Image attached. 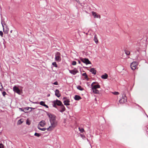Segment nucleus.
Here are the masks:
<instances>
[{
  "label": "nucleus",
  "instance_id": "f257e3e1",
  "mask_svg": "<svg viewBox=\"0 0 148 148\" xmlns=\"http://www.w3.org/2000/svg\"><path fill=\"white\" fill-rule=\"evenodd\" d=\"M51 125L49 126V128H47L48 131L51 130V129L54 128L56 127L58 125V121L57 120L50 122Z\"/></svg>",
  "mask_w": 148,
  "mask_h": 148
},
{
  "label": "nucleus",
  "instance_id": "f03ea898",
  "mask_svg": "<svg viewBox=\"0 0 148 148\" xmlns=\"http://www.w3.org/2000/svg\"><path fill=\"white\" fill-rule=\"evenodd\" d=\"M53 107L56 108H57V105L60 106L63 104L62 102L60 100L56 99L52 102Z\"/></svg>",
  "mask_w": 148,
  "mask_h": 148
},
{
  "label": "nucleus",
  "instance_id": "7ed1b4c3",
  "mask_svg": "<svg viewBox=\"0 0 148 148\" xmlns=\"http://www.w3.org/2000/svg\"><path fill=\"white\" fill-rule=\"evenodd\" d=\"M47 114L49 118L50 122L56 120V116L48 112Z\"/></svg>",
  "mask_w": 148,
  "mask_h": 148
},
{
  "label": "nucleus",
  "instance_id": "20e7f679",
  "mask_svg": "<svg viewBox=\"0 0 148 148\" xmlns=\"http://www.w3.org/2000/svg\"><path fill=\"white\" fill-rule=\"evenodd\" d=\"M127 101V97L124 93L122 94V98L119 100V102L120 103H123Z\"/></svg>",
  "mask_w": 148,
  "mask_h": 148
},
{
  "label": "nucleus",
  "instance_id": "39448f33",
  "mask_svg": "<svg viewBox=\"0 0 148 148\" xmlns=\"http://www.w3.org/2000/svg\"><path fill=\"white\" fill-rule=\"evenodd\" d=\"M55 60L58 62H60L61 60L60 54L59 52H57L55 54Z\"/></svg>",
  "mask_w": 148,
  "mask_h": 148
},
{
  "label": "nucleus",
  "instance_id": "423d86ee",
  "mask_svg": "<svg viewBox=\"0 0 148 148\" xmlns=\"http://www.w3.org/2000/svg\"><path fill=\"white\" fill-rule=\"evenodd\" d=\"M63 100H64L63 103L64 105L69 106L70 105L69 103L70 101L69 99L67 98L66 97H64L63 98Z\"/></svg>",
  "mask_w": 148,
  "mask_h": 148
},
{
  "label": "nucleus",
  "instance_id": "0eeeda50",
  "mask_svg": "<svg viewBox=\"0 0 148 148\" xmlns=\"http://www.w3.org/2000/svg\"><path fill=\"white\" fill-rule=\"evenodd\" d=\"M137 62H132L130 65L131 67L132 70H135L136 68V66L138 64Z\"/></svg>",
  "mask_w": 148,
  "mask_h": 148
},
{
  "label": "nucleus",
  "instance_id": "6e6552de",
  "mask_svg": "<svg viewBox=\"0 0 148 148\" xmlns=\"http://www.w3.org/2000/svg\"><path fill=\"white\" fill-rule=\"evenodd\" d=\"M80 60L82 62L86 64V65L91 64V62L88 59L81 58Z\"/></svg>",
  "mask_w": 148,
  "mask_h": 148
},
{
  "label": "nucleus",
  "instance_id": "1a4fd4ad",
  "mask_svg": "<svg viewBox=\"0 0 148 148\" xmlns=\"http://www.w3.org/2000/svg\"><path fill=\"white\" fill-rule=\"evenodd\" d=\"M96 83V82H93L91 84L92 89H97V88H100V86L99 84H97L94 85V84Z\"/></svg>",
  "mask_w": 148,
  "mask_h": 148
},
{
  "label": "nucleus",
  "instance_id": "9d476101",
  "mask_svg": "<svg viewBox=\"0 0 148 148\" xmlns=\"http://www.w3.org/2000/svg\"><path fill=\"white\" fill-rule=\"evenodd\" d=\"M13 90L14 92L16 93L18 95H20L21 94V90L18 88V87L15 86H14L13 87Z\"/></svg>",
  "mask_w": 148,
  "mask_h": 148
},
{
  "label": "nucleus",
  "instance_id": "9b49d317",
  "mask_svg": "<svg viewBox=\"0 0 148 148\" xmlns=\"http://www.w3.org/2000/svg\"><path fill=\"white\" fill-rule=\"evenodd\" d=\"M1 24L3 27V31L4 33L8 34L9 31V28L6 26L5 28L4 27V25H5V23L1 22Z\"/></svg>",
  "mask_w": 148,
  "mask_h": 148
},
{
  "label": "nucleus",
  "instance_id": "f8f14e48",
  "mask_svg": "<svg viewBox=\"0 0 148 148\" xmlns=\"http://www.w3.org/2000/svg\"><path fill=\"white\" fill-rule=\"evenodd\" d=\"M65 110V108L63 104L60 106V107L58 109L59 111L61 112H63Z\"/></svg>",
  "mask_w": 148,
  "mask_h": 148
},
{
  "label": "nucleus",
  "instance_id": "ddd939ff",
  "mask_svg": "<svg viewBox=\"0 0 148 148\" xmlns=\"http://www.w3.org/2000/svg\"><path fill=\"white\" fill-rule=\"evenodd\" d=\"M70 73L72 74L73 75H75L78 72V71H77L76 68H74L73 70H69Z\"/></svg>",
  "mask_w": 148,
  "mask_h": 148
},
{
  "label": "nucleus",
  "instance_id": "4468645a",
  "mask_svg": "<svg viewBox=\"0 0 148 148\" xmlns=\"http://www.w3.org/2000/svg\"><path fill=\"white\" fill-rule=\"evenodd\" d=\"M55 95L56 96L59 97L61 96L60 94V91L58 89H56L55 91Z\"/></svg>",
  "mask_w": 148,
  "mask_h": 148
},
{
  "label": "nucleus",
  "instance_id": "2eb2a0df",
  "mask_svg": "<svg viewBox=\"0 0 148 148\" xmlns=\"http://www.w3.org/2000/svg\"><path fill=\"white\" fill-rule=\"evenodd\" d=\"M45 125V122L44 121H42L40 122L38 125H40L41 127H44Z\"/></svg>",
  "mask_w": 148,
  "mask_h": 148
},
{
  "label": "nucleus",
  "instance_id": "dca6fc26",
  "mask_svg": "<svg viewBox=\"0 0 148 148\" xmlns=\"http://www.w3.org/2000/svg\"><path fill=\"white\" fill-rule=\"evenodd\" d=\"M74 99L76 101H78L82 99L81 97L78 95H75L74 97Z\"/></svg>",
  "mask_w": 148,
  "mask_h": 148
},
{
  "label": "nucleus",
  "instance_id": "f3484780",
  "mask_svg": "<svg viewBox=\"0 0 148 148\" xmlns=\"http://www.w3.org/2000/svg\"><path fill=\"white\" fill-rule=\"evenodd\" d=\"M90 71L92 73L95 75L96 74V70L93 68H92L90 69Z\"/></svg>",
  "mask_w": 148,
  "mask_h": 148
},
{
  "label": "nucleus",
  "instance_id": "a211bd4d",
  "mask_svg": "<svg viewBox=\"0 0 148 148\" xmlns=\"http://www.w3.org/2000/svg\"><path fill=\"white\" fill-rule=\"evenodd\" d=\"M108 77V75L106 73H105L104 75H102L101 76V78L104 79H107Z\"/></svg>",
  "mask_w": 148,
  "mask_h": 148
},
{
  "label": "nucleus",
  "instance_id": "6ab92c4d",
  "mask_svg": "<svg viewBox=\"0 0 148 148\" xmlns=\"http://www.w3.org/2000/svg\"><path fill=\"white\" fill-rule=\"evenodd\" d=\"M94 40L96 44L98 43V40L97 37L96 35H95V36Z\"/></svg>",
  "mask_w": 148,
  "mask_h": 148
},
{
  "label": "nucleus",
  "instance_id": "aec40b11",
  "mask_svg": "<svg viewBox=\"0 0 148 148\" xmlns=\"http://www.w3.org/2000/svg\"><path fill=\"white\" fill-rule=\"evenodd\" d=\"M92 14L94 18H98V15H97V14L94 12H92Z\"/></svg>",
  "mask_w": 148,
  "mask_h": 148
},
{
  "label": "nucleus",
  "instance_id": "412c9836",
  "mask_svg": "<svg viewBox=\"0 0 148 148\" xmlns=\"http://www.w3.org/2000/svg\"><path fill=\"white\" fill-rule=\"evenodd\" d=\"M77 88L78 89L82 91L84 90V88H82L80 86H78L77 87Z\"/></svg>",
  "mask_w": 148,
  "mask_h": 148
},
{
  "label": "nucleus",
  "instance_id": "4be33fe9",
  "mask_svg": "<svg viewBox=\"0 0 148 148\" xmlns=\"http://www.w3.org/2000/svg\"><path fill=\"white\" fill-rule=\"evenodd\" d=\"M93 92L95 94H98L99 92V91L97 89H92Z\"/></svg>",
  "mask_w": 148,
  "mask_h": 148
},
{
  "label": "nucleus",
  "instance_id": "5701e85b",
  "mask_svg": "<svg viewBox=\"0 0 148 148\" xmlns=\"http://www.w3.org/2000/svg\"><path fill=\"white\" fill-rule=\"evenodd\" d=\"M135 52H136V54L137 55V56L138 57L140 53V51L139 49H137V51H136Z\"/></svg>",
  "mask_w": 148,
  "mask_h": 148
},
{
  "label": "nucleus",
  "instance_id": "b1692460",
  "mask_svg": "<svg viewBox=\"0 0 148 148\" xmlns=\"http://www.w3.org/2000/svg\"><path fill=\"white\" fill-rule=\"evenodd\" d=\"M82 76L85 77V78L86 79H88V76L86 73H83L82 74Z\"/></svg>",
  "mask_w": 148,
  "mask_h": 148
},
{
  "label": "nucleus",
  "instance_id": "393cba45",
  "mask_svg": "<svg viewBox=\"0 0 148 148\" xmlns=\"http://www.w3.org/2000/svg\"><path fill=\"white\" fill-rule=\"evenodd\" d=\"M38 129H39L40 130L43 131H45L46 129L45 128H41L39 127V126H38Z\"/></svg>",
  "mask_w": 148,
  "mask_h": 148
},
{
  "label": "nucleus",
  "instance_id": "a878e982",
  "mask_svg": "<svg viewBox=\"0 0 148 148\" xmlns=\"http://www.w3.org/2000/svg\"><path fill=\"white\" fill-rule=\"evenodd\" d=\"M79 130L81 133H83L84 131V129L82 127H79Z\"/></svg>",
  "mask_w": 148,
  "mask_h": 148
},
{
  "label": "nucleus",
  "instance_id": "bb28decb",
  "mask_svg": "<svg viewBox=\"0 0 148 148\" xmlns=\"http://www.w3.org/2000/svg\"><path fill=\"white\" fill-rule=\"evenodd\" d=\"M52 64L54 67H57L58 66L57 65V64L56 63V62H53Z\"/></svg>",
  "mask_w": 148,
  "mask_h": 148
},
{
  "label": "nucleus",
  "instance_id": "cd10ccee",
  "mask_svg": "<svg viewBox=\"0 0 148 148\" xmlns=\"http://www.w3.org/2000/svg\"><path fill=\"white\" fill-rule=\"evenodd\" d=\"M125 53L127 55H129L130 53V52L127 50H125Z\"/></svg>",
  "mask_w": 148,
  "mask_h": 148
},
{
  "label": "nucleus",
  "instance_id": "c85d7f7f",
  "mask_svg": "<svg viewBox=\"0 0 148 148\" xmlns=\"http://www.w3.org/2000/svg\"><path fill=\"white\" fill-rule=\"evenodd\" d=\"M39 104L43 106V105H44L45 104V103L44 101H41L40 102Z\"/></svg>",
  "mask_w": 148,
  "mask_h": 148
},
{
  "label": "nucleus",
  "instance_id": "c756f323",
  "mask_svg": "<svg viewBox=\"0 0 148 148\" xmlns=\"http://www.w3.org/2000/svg\"><path fill=\"white\" fill-rule=\"evenodd\" d=\"M34 135V136H37L38 137L40 136V134H39L38 133H36V132L35 133Z\"/></svg>",
  "mask_w": 148,
  "mask_h": 148
},
{
  "label": "nucleus",
  "instance_id": "7c9ffc66",
  "mask_svg": "<svg viewBox=\"0 0 148 148\" xmlns=\"http://www.w3.org/2000/svg\"><path fill=\"white\" fill-rule=\"evenodd\" d=\"M112 93L115 95H117L119 94V93L118 92H113Z\"/></svg>",
  "mask_w": 148,
  "mask_h": 148
},
{
  "label": "nucleus",
  "instance_id": "2f4dec72",
  "mask_svg": "<svg viewBox=\"0 0 148 148\" xmlns=\"http://www.w3.org/2000/svg\"><path fill=\"white\" fill-rule=\"evenodd\" d=\"M2 94L3 95L4 97H5V95L7 94L5 91H3L2 92Z\"/></svg>",
  "mask_w": 148,
  "mask_h": 148
},
{
  "label": "nucleus",
  "instance_id": "473e14b6",
  "mask_svg": "<svg viewBox=\"0 0 148 148\" xmlns=\"http://www.w3.org/2000/svg\"><path fill=\"white\" fill-rule=\"evenodd\" d=\"M23 121H21V119L18 121V123L19 124H21L23 123Z\"/></svg>",
  "mask_w": 148,
  "mask_h": 148
},
{
  "label": "nucleus",
  "instance_id": "72a5a7b5",
  "mask_svg": "<svg viewBox=\"0 0 148 148\" xmlns=\"http://www.w3.org/2000/svg\"><path fill=\"white\" fill-rule=\"evenodd\" d=\"M72 64L73 65H75L76 64V62L75 61H73Z\"/></svg>",
  "mask_w": 148,
  "mask_h": 148
},
{
  "label": "nucleus",
  "instance_id": "f704fd0d",
  "mask_svg": "<svg viewBox=\"0 0 148 148\" xmlns=\"http://www.w3.org/2000/svg\"><path fill=\"white\" fill-rule=\"evenodd\" d=\"M3 88L1 83H0V90L1 91V89Z\"/></svg>",
  "mask_w": 148,
  "mask_h": 148
},
{
  "label": "nucleus",
  "instance_id": "c9c22d12",
  "mask_svg": "<svg viewBox=\"0 0 148 148\" xmlns=\"http://www.w3.org/2000/svg\"><path fill=\"white\" fill-rule=\"evenodd\" d=\"M0 148H4V145L2 143L0 144Z\"/></svg>",
  "mask_w": 148,
  "mask_h": 148
},
{
  "label": "nucleus",
  "instance_id": "e433bc0d",
  "mask_svg": "<svg viewBox=\"0 0 148 148\" xmlns=\"http://www.w3.org/2000/svg\"><path fill=\"white\" fill-rule=\"evenodd\" d=\"M3 33L2 31H0V35L2 37L3 36Z\"/></svg>",
  "mask_w": 148,
  "mask_h": 148
},
{
  "label": "nucleus",
  "instance_id": "4c0bfd02",
  "mask_svg": "<svg viewBox=\"0 0 148 148\" xmlns=\"http://www.w3.org/2000/svg\"><path fill=\"white\" fill-rule=\"evenodd\" d=\"M80 136H81V137L83 139H84V138H85V136L84 135H82V134H81L80 135Z\"/></svg>",
  "mask_w": 148,
  "mask_h": 148
},
{
  "label": "nucleus",
  "instance_id": "58836bf2",
  "mask_svg": "<svg viewBox=\"0 0 148 148\" xmlns=\"http://www.w3.org/2000/svg\"><path fill=\"white\" fill-rule=\"evenodd\" d=\"M53 84L55 85H58V83L57 82H56L53 83Z\"/></svg>",
  "mask_w": 148,
  "mask_h": 148
},
{
  "label": "nucleus",
  "instance_id": "ea45409f",
  "mask_svg": "<svg viewBox=\"0 0 148 148\" xmlns=\"http://www.w3.org/2000/svg\"><path fill=\"white\" fill-rule=\"evenodd\" d=\"M43 106L45 107L46 108H48V106L47 105H46L45 104L44 105H43Z\"/></svg>",
  "mask_w": 148,
  "mask_h": 148
},
{
  "label": "nucleus",
  "instance_id": "a19ab883",
  "mask_svg": "<svg viewBox=\"0 0 148 148\" xmlns=\"http://www.w3.org/2000/svg\"><path fill=\"white\" fill-rule=\"evenodd\" d=\"M78 62L79 64H80L81 62L79 60H78Z\"/></svg>",
  "mask_w": 148,
  "mask_h": 148
},
{
  "label": "nucleus",
  "instance_id": "79ce46f5",
  "mask_svg": "<svg viewBox=\"0 0 148 148\" xmlns=\"http://www.w3.org/2000/svg\"><path fill=\"white\" fill-rule=\"evenodd\" d=\"M20 109L21 110V111H24L23 110L22 108H20Z\"/></svg>",
  "mask_w": 148,
  "mask_h": 148
},
{
  "label": "nucleus",
  "instance_id": "37998d69",
  "mask_svg": "<svg viewBox=\"0 0 148 148\" xmlns=\"http://www.w3.org/2000/svg\"><path fill=\"white\" fill-rule=\"evenodd\" d=\"M50 96V94H49L48 95H47V97H49Z\"/></svg>",
  "mask_w": 148,
  "mask_h": 148
},
{
  "label": "nucleus",
  "instance_id": "c03bdc74",
  "mask_svg": "<svg viewBox=\"0 0 148 148\" xmlns=\"http://www.w3.org/2000/svg\"><path fill=\"white\" fill-rule=\"evenodd\" d=\"M143 53H144L145 54V53H146V52H145V51H143Z\"/></svg>",
  "mask_w": 148,
  "mask_h": 148
},
{
  "label": "nucleus",
  "instance_id": "a18cd8bd",
  "mask_svg": "<svg viewBox=\"0 0 148 148\" xmlns=\"http://www.w3.org/2000/svg\"><path fill=\"white\" fill-rule=\"evenodd\" d=\"M31 108V109H34V108Z\"/></svg>",
  "mask_w": 148,
  "mask_h": 148
},
{
  "label": "nucleus",
  "instance_id": "49530a36",
  "mask_svg": "<svg viewBox=\"0 0 148 148\" xmlns=\"http://www.w3.org/2000/svg\"><path fill=\"white\" fill-rule=\"evenodd\" d=\"M12 30H11V31H10V32L11 33H12Z\"/></svg>",
  "mask_w": 148,
  "mask_h": 148
},
{
  "label": "nucleus",
  "instance_id": "de8ad7c7",
  "mask_svg": "<svg viewBox=\"0 0 148 148\" xmlns=\"http://www.w3.org/2000/svg\"><path fill=\"white\" fill-rule=\"evenodd\" d=\"M95 100H96V98H95Z\"/></svg>",
  "mask_w": 148,
  "mask_h": 148
},
{
  "label": "nucleus",
  "instance_id": "09e8293b",
  "mask_svg": "<svg viewBox=\"0 0 148 148\" xmlns=\"http://www.w3.org/2000/svg\"><path fill=\"white\" fill-rule=\"evenodd\" d=\"M27 123H28V122H27Z\"/></svg>",
  "mask_w": 148,
  "mask_h": 148
},
{
  "label": "nucleus",
  "instance_id": "8fccbe9b",
  "mask_svg": "<svg viewBox=\"0 0 148 148\" xmlns=\"http://www.w3.org/2000/svg\"><path fill=\"white\" fill-rule=\"evenodd\" d=\"M27 123H28V122H27Z\"/></svg>",
  "mask_w": 148,
  "mask_h": 148
}]
</instances>
